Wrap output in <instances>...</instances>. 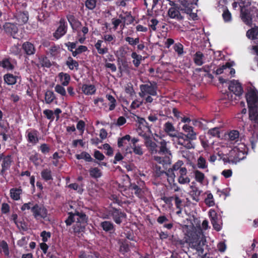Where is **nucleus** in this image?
Listing matches in <instances>:
<instances>
[{"label":"nucleus","instance_id":"1","mask_svg":"<svg viewBox=\"0 0 258 258\" xmlns=\"http://www.w3.org/2000/svg\"><path fill=\"white\" fill-rule=\"evenodd\" d=\"M249 108V119L258 127V91L253 87H250L246 95Z\"/></svg>","mask_w":258,"mask_h":258},{"label":"nucleus","instance_id":"2","mask_svg":"<svg viewBox=\"0 0 258 258\" xmlns=\"http://www.w3.org/2000/svg\"><path fill=\"white\" fill-rule=\"evenodd\" d=\"M183 162L181 160H178L173 166L165 172L167 177V180L171 185V188L175 191H178L179 188L175 183V178L176 175L175 172L178 171L179 174H184L187 173V169L183 166Z\"/></svg>","mask_w":258,"mask_h":258},{"label":"nucleus","instance_id":"3","mask_svg":"<svg viewBox=\"0 0 258 258\" xmlns=\"http://www.w3.org/2000/svg\"><path fill=\"white\" fill-rule=\"evenodd\" d=\"M73 222L76 223L74 226V231L76 232H79L83 230L87 223V218L85 214L75 212L71 213L69 218L66 220L67 225H70Z\"/></svg>","mask_w":258,"mask_h":258},{"label":"nucleus","instance_id":"4","mask_svg":"<svg viewBox=\"0 0 258 258\" xmlns=\"http://www.w3.org/2000/svg\"><path fill=\"white\" fill-rule=\"evenodd\" d=\"M195 140L191 139L187 135L182 133H178L172 141L177 148L179 146H180V148L182 147L186 149H190L194 148V145L192 143L191 141Z\"/></svg>","mask_w":258,"mask_h":258},{"label":"nucleus","instance_id":"5","mask_svg":"<svg viewBox=\"0 0 258 258\" xmlns=\"http://www.w3.org/2000/svg\"><path fill=\"white\" fill-rule=\"evenodd\" d=\"M246 148L244 145L239 144L235 147L229 153L228 162L232 163H237L238 162L245 158Z\"/></svg>","mask_w":258,"mask_h":258},{"label":"nucleus","instance_id":"6","mask_svg":"<svg viewBox=\"0 0 258 258\" xmlns=\"http://www.w3.org/2000/svg\"><path fill=\"white\" fill-rule=\"evenodd\" d=\"M230 92L225 96V98L233 101L236 99V97L240 96L243 93V89L241 84L237 81L232 80L230 81L228 86Z\"/></svg>","mask_w":258,"mask_h":258},{"label":"nucleus","instance_id":"7","mask_svg":"<svg viewBox=\"0 0 258 258\" xmlns=\"http://www.w3.org/2000/svg\"><path fill=\"white\" fill-rule=\"evenodd\" d=\"M140 125L138 129V132L140 136L143 137L146 140L145 142V144L146 146L148 148L149 151L151 152L152 154L157 153V145L156 143L151 140L148 136L146 135V134H143L140 132L141 130V125H144V123H146L145 120L144 118H141L140 120Z\"/></svg>","mask_w":258,"mask_h":258},{"label":"nucleus","instance_id":"8","mask_svg":"<svg viewBox=\"0 0 258 258\" xmlns=\"http://www.w3.org/2000/svg\"><path fill=\"white\" fill-rule=\"evenodd\" d=\"M205 241L203 235L200 232L199 235H197L196 237H192L189 242V246L191 248L196 249L199 252V254H201L203 253V246Z\"/></svg>","mask_w":258,"mask_h":258},{"label":"nucleus","instance_id":"9","mask_svg":"<svg viewBox=\"0 0 258 258\" xmlns=\"http://www.w3.org/2000/svg\"><path fill=\"white\" fill-rule=\"evenodd\" d=\"M33 216L37 220L46 219L47 218V210L43 206L35 204L31 208Z\"/></svg>","mask_w":258,"mask_h":258},{"label":"nucleus","instance_id":"10","mask_svg":"<svg viewBox=\"0 0 258 258\" xmlns=\"http://www.w3.org/2000/svg\"><path fill=\"white\" fill-rule=\"evenodd\" d=\"M157 87L155 84H145L140 86L139 95L141 97H146L147 95L156 96Z\"/></svg>","mask_w":258,"mask_h":258},{"label":"nucleus","instance_id":"11","mask_svg":"<svg viewBox=\"0 0 258 258\" xmlns=\"http://www.w3.org/2000/svg\"><path fill=\"white\" fill-rule=\"evenodd\" d=\"M198 0H194L192 2H187L186 0H181V4L184 7L183 10L186 13L189 14L192 19H195L197 17L196 13H192V9L197 5V2Z\"/></svg>","mask_w":258,"mask_h":258},{"label":"nucleus","instance_id":"12","mask_svg":"<svg viewBox=\"0 0 258 258\" xmlns=\"http://www.w3.org/2000/svg\"><path fill=\"white\" fill-rule=\"evenodd\" d=\"M1 161H2V170H1L0 174L3 175L10 168L13 160L11 156H5L4 154H0Z\"/></svg>","mask_w":258,"mask_h":258},{"label":"nucleus","instance_id":"13","mask_svg":"<svg viewBox=\"0 0 258 258\" xmlns=\"http://www.w3.org/2000/svg\"><path fill=\"white\" fill-rule=\"evenodd\" d=\"M239 6L241 10V19L246 24L250 25L251 23L252 14H250L249 9L244 7L242 3H240Z\"/></svg>","mask_w":258,"mask_h":258},{"label":"nucleus","instance_id":"14","mask_svg":"<svg viewBox=\"0 0 258 258\" xmlns=\"http://www.w3.org/2000/svg\"><path fill=\"white\" fill-rule=\"evenodd\" d=\"M163 136V135L160 136L156 134H155L154 136L156 137L157 138H159L161 140L160 142H158V140L154 137V140L158 142V144L160 145V149L157 152L160 155L166 154L169 152V149L167 148V142L164 140L162 139V137Z\"/></svg>","mask_w":258,"mask_h":258},{"label":"nucleus","instance_id":"15","mask_svg":"<svg viewBox=\"0 0 258 258\" xmlns=\"http://www.w3.org/2000/svg\"><path fill=\"white\" fill-rule=\"evenodd\" d=\"M109 214L112 216L114 222L118 224L121 223L122 220L125 218V214L115 209L110 210Z\"/></svg>","mask_w":258,"mask_h":258},{"label":"nucleus","instance_id":"16","mask_svg":"<svg viewBox=\"0 0 258 258\" xmlns=\"http://www.w3.org/2000/svg\"><path fill=\"white\" fill-rule=\"evenodd\" d=\"M3 28L7 33L10 34L15 38V35L18 32V28L16 26L11 23H6L3 26Z\"/></svg>","mask_w":258,"mask_h":258},{"label":"nucleus","instance_id":"17","mask_svg":"<svg viewBox=\"0 0 258 258\" xmlns=\"http://www.w3.org/2000/svg\"><path fill=\"white\" fill-rule=\"evenodd\" d=\"M67 32V28L65 25V22L63 19H61L59 21V26L55 32L54 33V37L57 39L64 35Z\"/></svg>","mask_w":258,"mask_h":258},{"label":"nucleus","instance_id":"18","mask_svg":"<svg viewBox=\"0 0 258 258\" xmlns=\"http://www.w3.org/2000/svg\"><path fill=\"white\" fill-rule=\"evenodd\" d=\"M168 16L171 19L178 20L183 19L182 16L181 15L178 10V7H173L169 8L168 11Z\"/></svg>","mask_w":258,"mask_h":258},{"label":"nucleus","instance_id":"19","mask_svg":"<svg viewBox=\"0 0 258 258\" xmlns=\"http://www.w3.org/2000/svg\"><path fill=\"white\" fill-rule=\"evenodd\" d=\"M164 131L169 136L173 138L177 134L172 123L169 121L164 124Z\"/></svg>","mask_w":258,"mask_h":258},{"label":"nucleus","instance_id":"20","mask_svg":"<svg viewBox=\"0 0 258 258\" xmlns=\"http://www.w3.org/2000/svg\"><path fill=\"white\" fill-rule=\"evenodd\" d=\"M182 129L184 132L186 133V135L191 139H197V133L194 131L193 127L186 123L182 126Z\"/></svg>","mask_w":258,"mask_h":258},{"label":"nucleus","instance_id":"21","mask_svg":"<svg viewBox=\"0 0 258 258\" xmlns=\"http://www.w3.org/2000/svg\"><path fill=\"white\" fill-rule=\"evenodd\" d=\"M193 60L195 63L198 66H201L206 62L205 56L200 51L197 52L194 55Z\"/></svg>","mask_w":258,"mask_h":258},{"label":"nucleus","instance_id":"22","mask_svg":"<svg viewBox=\"0 0 258 258\" xmlns=\"http://www.w3.org/2000/svg\"><path fill=\"white\" fill-rule=\"evenodd\" d=\"M28 18L29 17L27 12H19L16 16V19L19 25H23L27 23Z\"/></svg>","mask_w":258,"mask_h":258},{"label":"nucleus","instance_id":"23","mask_svg":"<svg viewBox=\"0 0 258 258\" xmlns=\"http://www.w3.org/2000/svg\"><path fill=\"white\" fill-rule=\"evenodd\" d=\"M82 90L85 94L90 95L95 93L96 88L93 85L84 84L82 86Z\"/></svg>","mask_w":258,"mask_h":258},{"label":"nucleus","instance_id":"24","mask_svg":"<svg viewBox=\"0 0 258 258\" xmlns=\"http://www.w3.org/2000/svg\"><path fill=\"white\" fill-rule=\"evenodd\" d=\"M22 47L25 53L28 55H32L35 53V49L34 45L30 42H25Z\"/></svg>","mask_w":258,"mask_h":258},{"label":"nucleus","instance_id":"25","mask_svg":"<svg viewBox=\"0 0 258 258\" xmlns=\"http://www.w3.org/2000/svg\"><path fill=\"white\" fill-rule=\"evenodd\" d=\"M60 82L63 86H67L70 81V76L67 73H60L58 74Z\"/></svg>","mask_w":258,"mask_h":258},{"label":"nucleus","instance_id":"26","mask_svg":"<svg viewBox=\"0 0 258 258\" xmlns=\"http://www.w3.org/2000/svg\"><path fill=\"white\" fill-rule=\"evenodd\" d=\"M28 142L32 144H35L38 142L37 132L33 131L28 133L27 135Z\"/></svg>","mask_w":258,"mask_h":258},{"label":"nucleus","instance_id":"27","mask_svg":"<svg viewBox=\"0 0 258 258\" xmlns=\"http://www.w3.org/2000/svg\"><path fill=\"white\" fill-rule=\"evenodd\" d=\"M21 194L22 189L20 188H13L10 190L11 198L14 200H19Z\"/></svg>","mask_w":258,"mask_h":258},{"label":"nucleus","instance_id":"28","mask_svg":"<svg viewBox=\"0 0 258 258\" xmlns=\"http://www.w3.org/2000/svg\"><path fill=\"white\" fill-rule=\"evenodd\" d=\"M233 62H227L225 64V69L224 74L227 76L230 75L231 77L233 76V75L235 73V70L231 68L233 66Z\"/></svg>","mask_w":258,"mask_h":258},{"label":"nucleus","instance_id":"29","mask_svg":"<svg viewBox=\"0 0 258 258\" xmlns=\"http://www.w3.org/2000/svg\"><path fill=\"white\" fill-rule=\"evenodd\" d=\"M246 36L251 39L257 38L258 37V27H254L248 30Z\"/></svg>","mask_w":258,"mask_h":258},{"label":"nucleus","instance_id":"30","mask_svg":"<svg viewBox=\"0 0 258 258\" xmlns=\"http://www.w3.org/2000/svg\"><path fill=\"white\" fill-rule=\"evenodd\" d=\"M102 43L103 41L98 40L95 44V47L97 50L98 53L101 54L106 53L108 51V49L106 47L101 48Z\"/></svg>","mask_w":258,"mask_h":258},{"label":"nucleus","instance_id":"31","mask_svg":"<svg viewBox=\"0 0 258 258\" xmlns=\"http://www.w3.org/2000/svg\"><path fill=\"white\" fill-rule=\"evenodd\" d=\"M66 64L70 70L78 69L79 64L78 62L74 60L71 57H69L66 61Z\"/></svg>","mask_w":258,"mask_h":258},{"label":"nucleus","instance_id":"32","mask_svg":"<svg viewBox=\"0 0 258 258\" xmlns=\"http://www.w3.org/2000/svg\"><path fill=\"white\" fill-rule=\"evenodd\" d=\"M131 56L133 59V64L135 67H138L141 63L142 56L141 55L138 54L135 52H133L132 53Z\"/></svg>","mask_w":258,"mask_h":258},{"label":"nucleus","instance_id":"33","mask_svg":"<svg viewBox=\"0 0 258 258\" xmlns=\"http://www.w3.org/2000/svg\"><path fill=\"white\" fill-rule=\"evenodd\" d=\"M5 82L8 85H13L16 83V78L11 74H7L4 76Z\"/></svg>","mask_w":258,"mask_h":258},{"label":"nucleus","instance_id":"34","mask_svg":"<svg viewBox=\"0 0 258 258\" xmlns=\"http://www.w3.org/2000/svg\"><path fill=\"white\" fill-rule=\"evenodd\" d=\"M89 173L91 177L95 178H99L102 175L101 170L97 167L90 168Z\"/></svg>","mask_w":258,"mask_h":258},{"label":"nucleus","instance_id":"35","mask_svg":"<svg viewBox=\"0 0 258 258\" xmlns=\"http://www.w3.org/2000/svg\"><path fill=\"white\" fill-rule=\"evenodd\" d=\"M76 157L77 159H84L88 162H90L92 160L90 155L86 152H83L80 154H76Z\"/></svg>","mask_w":258,"mask_h":258},{"label":"nucleus","instance_id":"36","mask_svg":"<svg viewBox=\"0 0 258 258\" xmlns=\"http://www.w3.org/2000/svg\"><path fill=\"white\" fill-rule=\"evenodd\" d=\"M101 226L103 228V229L105 231H109L113 229V224L109 221H104L101 222Z\"/></svg>","mask_w":258,"mask_h":258},{"label":"nucleus","instance_id":"37","mask_svg":"<svg viewBox=\"0 0 258 258\" xmlns=\"http://www.w3.org/2000/svg\"><path fill=\"white\" fill-rule=\"evenodd\" d=\"M239 132L236 130L231 131L228 134L229 140L233 141H236L239 138Z\"/></svg>","mask_w":258,"mask_h":258},{"label":"nucleus","instance_id":"38","mask_svg":"<svg viewBox=\"0 0 258 258\" xmlns=\"http://www.w3.org/2000/svg\"><path fill=\"white\" fill-rule=\"evenodd\" d=\"M197 165L198 167L201 169H205L208 166L206 159L201 156L198 159Z\"/></svg>","mask_w":258,"mask_h":258},{"label":"nucleus","instance_id":"39","mask_svg":"<svg viewBox=\"0 0 258 258\" xmlns=\"http://www.w3.org/2000/svg\"><path fill=\"white\" fill-rule=\"evenodd\" d=\"M187 173L184 174H180V175L178 178V181L180 184H186L190 182V179L189 177L186 176Z\"/></svg>","mask_w":258,"mask_h":258},{"label":"nucleus","instance_id":"40","mask_svg":"<svg viewBox=\"0 0 258 258\" xmlns=\"http://www.w3.org/2000/svg\"><path fill=\"white\" fill-rule=\"evenodd\" d=\"M194 174L196 180L200 183H203L205 178L204 174L199 170H196L194 172Z\"/></svg>","mask_w":258,"mask_h":258},{"label":"nucleus","instance_id":"41","mask_svg":"<svg viewBox=\"0 0 258 258\" xmlns=\"http://www.w3.org/2000/svg\"><path fill=\"white\" fill-rule=\"evenodd\" d=\"M54 94L52 91H47L45 94V101L46 103H50L54 99Z\"/></svg>","mask_w":258,"mask_h":258},{"label":"nucleus","instance_id":"42","mask_svg":"<svg viewBox=\"0 0 258 258\" xmlns=\"http://www.w3.org/2000/svg\"><path fill=\"white\" fill-rule=\"evenodd\" d=\"M106 98L109 101L110 104L109 105V110H112L114 109L116 106V100L111 95H107Z\"/></svg>","mask_w":258,"mask_h":258},{"label":"nucleus","instance_id":"43","mask_svg":"<svg viewBox=\"0 0 258 258\" xmlns=\"http://www.w3.org/2000/svg\"><path fill=\"white\" fill-rule=\"evenodd\" d=\"M131 139L130 135H125L118 140V146L119 147H122L124 145L126 144V141L129 142Z\"/></svg>","mask_w":258,"mask_h":258},{"label":"nucleus","instance_id":"44","mask_svg":"<svg viewBox=\"0 0 258 258\" xmlns=\"http://www.w3.org/2000/svg\"><path fill=\"white\" fill-rule=\"evenodd\" d=\"M201 191L197 187H193L191 191L192 199L196 202L199 200V197L201 194Z\"/></svg>","mask_w":258,"mask_h":258},{"label":"nucleus","instance_id":"45","mask_svg":"<svg viewBox=\"0 0 258 258\" xmlns=\"http://www.w3.org/2000/svg\"><path fill=\"white\" fill-rule=\"evenodd\" d=\"M41 176L45 180H48L52 178L51 171L47 169H44L41 172Z\"/></svg>","mask_w":258,"mask_h":258},{"label":"nucleus","instance_id":"46","mask_svg":"<svg viewBox=\"0 0 258 258\" xmlns=\"http://www.w3.org/2000/svg\"><path fill=\"white\" fill-rule=\"evenodd\" d=\"M128 49V47L127 46H122L117 51V54L121 57H123L126 54Z\"/></svg>","mask_w":258,"mask_h":258},{"label":"nucleus","instance_id":"47","mask_svg":"<svg viewBox=\"0 0 258 258\" xmlns=\"http://www.w3.org/2000/svg\"><path fill=\"white\" fill-rule=\"evenodd\" d=\"M0 66L8 70H11L13 69V65L10 63L9 60L8 59H5L3 60L0 63Z\"/></svg>","mask_w":258,"mask_h":258},{"label":"nucleus","instance_id":"48","mask_svg":"<svg viewBox=\"0 0 258 258\" xmlns=\"http://www.w3.org/2000/svg\"><path fill=\"white\" fill-rule=\"evenodd\" d=\"M87 47L85 46L81 45L79 46L75 50L72 51V54L74 56H76L77 55L83 52L87 51Z\"/></svg>","mask_w":258,"mask_h":258},{"label":"nucleus","instance_id":"49","mask_svg":"<svg viewBox=\"0 0 258 258\" xmlns=\"http://www.w3.org/2000/svg\"><path fill=\"white\" fill-rule=\"evenodd\" d=\"M205 203L209 207L214 205L215 203L213 199V196L212 194L209 193L208 194L207 197L205 199Z\"/></svg>","mask_w":258,"mask_h":258},{"label":"nucleus","instance_id":"50","mask_svg":"<svg viewBox=\"0 0 258 258\" xmlns=\"http://www.w3.org/2000/svg\"><path fill=\"white\" fill-rule=\"evenodd\" d=\"M55 91L62 96L66 95L65 89L60 85H56L54 88Z\"/></svg>","mask_w":258,"mask_h":258},{"label":"nucleus","instance_id":"51","mask_svg":"<svg viewBox=\"0 0 258 258\" xmlns=\"http://www.w3.org/2000/svg\"><path fill=\"white\" fill-rule=\"evenodd\" d=\"M174 50L178 53V55H181L183 53V46L179 43H176L174 46Z\"/></svg>","mask_w":258,"mask_h":258},{"label":"nucleus","instance_id":"52","mask_svg":"<svg viewBox=\"0 0 258 258\" xmlns=\"http://www.w3.org/2000/svg\"><path fill=\"white\" fill-rule=\"evenodd\" d=\"M101 149H103L106 151V154L108 156H112L113 155V151L112 148L108 144H105L100 147Z\"/></svg>","mask_w":258,"mask_h":258},{"label":"nucleus","instance_id":"53","mask_svg":"<svg viewBox=\"0 0 258 258\" xmlns=\"http://www.w3.org/2000/svg\"><path fill=\"white\" fill-rule=\"evenodd\" d=\"M86 6L90 10H93L96 6V0H86Z\"/></svg>","mask_w":258,"mask_h":258},{"label":"nucleus","instance_id":"54","mask_svg":"<svg viewBox=\"0 0 258 258\" xmlns=\"http://www.w3.org/2000/svg\"><path fill=\"white\" fill-rule=\"evenodd\" d=\"M125 39L131 45H135L139 43V39L138 38L134 39L131 37H127Z\"/></svg>","mask_w":258,"mask_h":258},{"label":"nucleus","instance_id":"55","mask_svg":"<svg viewBox=\"0 0 258 258\" xmlns=\"http://www.w3.org/2000/svg\"><path fill=\"white\" fill-rule=\"evenodd\" d=\"M132 148L133 150V152L137 155H142L143 154L142 148L141 146L138 145L132 146Z\"/></svg>","mask_w":258,"mask_h":258},{"label":"nucleus","instance_id":"56","mask_svg":"<svg viewBox=\"0 0 258 258\" xmlns=\"http://www.w3.org/2000/svg\"><path fill=\"white\" fill-rule=\"evenodd\" d=\"M94 103L100 108L106 107V105L104 104L102 98H97L94 100Z\"/></svg>","mask_w":258,"mask_h":258},{"label":"nucleus","instance_id":"57","mask_svg":"<svg viewBox=\"0 0 258 258\" xmlns=\"http://www.w3.org/2000/svg\"><path fill=\"white\" fill-rule=\"evenodd\" d=\"M43 113L48 119L51 120L54 119L53 112L52 110L49 109L44 110Z\"/></svg>","mask_w":258,"mask_h":258},{"label":"nucleus","instance_id":"58","mask_svg":"<svg viewBox=\"0 0 258 258\" xmlns=\"http://www.w3.org/2000/svg\"><path fill=\"white\" fill-rule=\"evenodd\" d=\"M102 38L105 42H107L114 41L115 40V37L110 34H105L103 36Z\"/></svg>","mask_w":258,"mask_h":258},{"label":"nucleus","instance_id":"59","mask_svg":"<svg viewBox=\"0 0 258 258\" xmlns=\"http://www.w3.org/2000/svg\"><path fill=\"white\" fill-rule=\"evenodd\" d=\"M212 223L213 226L215 230L217 231H220L221 229V223L220 221H218V219L215 220L214 221H212Z\"/></svg>","mask_w":258,"mask_h":258},{"label":"nucleus","instance_id":"60","mask_svg":"<svg viewBox=\"0 0 258 258\" xmlns=\"http://www.w3.org/2000/svg\"><path fill=\"white\" fill-rule=\"evenodd\" d=\"M222 16L225 22H228L231 19V14L228 10L225 11L223 12Z\"/></svg>","mask_w":258,"mask_h":258},{"label":"nucleus","instance_id":"61","mask_svg":"<svg viewBox=\"0 0 258 258\" xmlns=\"http://www.w3.org/2000/svg\"><path fill=\"white\" fill-rule=\"evenodd\" d=\"M69 187L72 188L74 190H77L78 192L82 193L83 191L82 188L79 186L77 183H72L69 185Z\"/></svg>","mask_w":258,"mask_h":258},{"label":"nucleus","instance_id":"62","mask_svg":"<svg viewBox=\"0 0 258 258\" xmlns=\"http://www.w3.org/2000/svg\"><path fill=\"white\" fill-rule=\"evenodd\" d=\"M39 149L41 152L43 154H46L49 152L50 149L48 146L45 144H42Z\"/></svg>","mask_w":258,"mask_h":258},{"label":"nucleus","instance_id":"63","mask_svg":"<svg viewBox=\"0 0 258 258\" xmlns=\"http://www.w3.org/2000/svg\"><path fill=\"white\" fill-rule=\"evenodd\" d=\"M41 236L42 238V240L44 242H46L47 241L48 239L50 237V233L49 232H46L45 231H43L41 233Z\"/></svg>","mask_w":258,"mask_h":258},{"label":"nucleus","instance_id":"64","mask_svg":"<svg viewBox=\"0 0 258 258\" xmlns=\"http://www.w3.org/2000/svg\"><path fill=\"white\" fill-rule=\"evenodd\" d=\"M125 92L128 94L130 96H132L134 95L135 92L132 86L127 85L125 88Z\"/></svg>","mask_w":258,"mask_h":258}]
</instances>
